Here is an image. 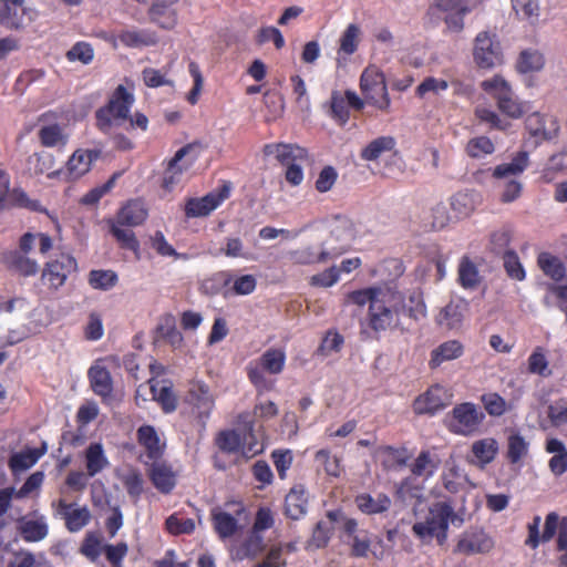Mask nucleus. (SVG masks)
Wrapping results in <instances>:
<instances>
[{
    "instance_id": "5",
    "label": "nucleus",
    "mask_w": 567,
    "mask_h": 567,
    "mask_svg": "<svg viewBox=\"0 0 567 567\" xmlns=\"http://www.w3.org/2000/svg\"><path fill=\"white\" fill-rule=\"evenodd\" d=\"M286 354L280 349H268L261 357L251 361L247 367L249 381L256 386L258 392L269 391L274 386V381L265 375V371L271 374H279L284 370Z\"/></svg>"
},
{
    "instance_id": "61",
    "label": "nucleus",
    "mask_w": 567,
    "mask_h": 567,
    "mask_svg": "<svg viewBox=\"0 0 567 567\" xmlns=\"http://www.w3.org/2000/svg\"><path fill=\"white\" fill-rule=\"evenodd\" d=\"M264 103L268 110L267 121H274L279 117L285 109L284 96L275 91H267L264 94Z\"/></svg>"
},
{
    "instance_id": "37",
    "label": "nucleus",
    "mask_w": 567,
    "mask_h": 567,
    "mask_svg": "<svg viewBox=\"0 0 567 567\" xmlns=\"http://www.w3.org/2000/svg\"><path fill=\"white\" fill-rule=\"evenodd\" d=\"M87 476L93 477L105 467L109 461L104 454L103 446L100 443H92L85 451Z\"/></svg>"
},
{
    "instance_id": "26",
    "label": "nucleus",
    "mask_w": 567,
    "mask_h": 567,
    "mask_svg": "<svg viewBox=\"0 0 567 567\" xmlns=\"http://www.w3.org/2000/svg\"><path fill=\"white\" fill-rule=\"evenodd\" d=\"M147 218V209L144 203L131 200L117 213L116 219L120 225L135 227L142 225Z\"/></svg>"
},
{
    "instance_id": "53",
    "label": "nucleus",
    "mask_w": 567,
    "mask_h": 567,
    "mask_svg": "<svg viewBox=\"0 0 567 567\" xmlns=\"http://www.w3.org/2000/svg\"><path fill=\"white\" fill-rule=\"evenodd\" d=\"M512 8L516 16L522 20H528L534 23L539 18L538 0H511Z\"/></svg>"
},
{
    "instance_id": "44",
    "label": "nucleus",
    "mask_w": 567,
    "mask_h": 567,
    "mask_svg": "<svg viewBox=\"0 0 567 567\" xmlns=\"http://www.w3.org/2000/svg\"><path fill=\"white\" fill-rule=\"evenodd\" d=\"M450 83L446 80L426 76L415 89V96L424 100L430 95L439 97L442 92L446 91Z\"/></svg>"
},
{
    "instance_id": "40",
    "label": "nucleus",
    "mask_w": 567,
    "mask_h": 567,
    "mask_svg": "<svg viewBox=\"0 0 567 567\" xmlns=\"http://www.w3.org/2000/svg\"><path fill=\"white\" fill-rule=\"evenodd\" d=\"M212 519L215 532L221 539L231 537L238 529V520L229 513L213 509Z\"/></svg>"
},
{
    "instance_id": "30",
    "label": "nucleus",
    "mask_w": 567,
    "mask_h": 567,
    "mask_svg": "<svg viewBox=\"0 0 567 567\" xmlns=\"http://www.w3.org/2000/svg\"><path fill=\"white\" fill-rule=\"evenodd\" d=\"M138 442L145 447L146 456L151 461H157L163 454V445L155 429L151 425H143L137 431Z\"/></svg>"
},
{
    "instance_id": "19",
    "label": "nucleus",
    "mask_w": 567,
    "mask_h": 567,
    "mask_svg": "<svg viewBox=\"0 0 567 567\" xmlns=\"http://www.w3.org/2000/svg\"><path fill=\"white\" fill-rule=\"evenodd\" d=\"M74 504H68L63 499L59 502V513L65 520V526L71 533H76L86 526L91 519L87 507L73 508Z\"/></svg>"
},
{
    "instance_id": "28",
    "label": "nucleus",
    "mask_w": 567,
    "mask_h": 567,
    "mask_svg": "<svg viewBox=\"0 0 567 567\" xmlns=\"http://www.w3.org/2000/svg\"><path fill=\"white\" fill-rule=\"evenodd\" d=\"M89 379L95 394L105 398L112 393L113 381L105 367L100 364L92 365L89 370Z\"/></svg>"
},
{
    "instance_id": "55",
    "label": "nucleus",
    "mask_w": 567,
    "mask_h": 567,
    "mask_svg": "<svg viewBox=\"0 0 567 567\" xmlns=\"http://www.w3.org/2000/svg\"><path fill=\"white\" fill-rule=\"evenodd\" d=\"M161 337L168 342L172 347L178 348L183 343V336L179 330H177L175 326V320L173 317L167 316L163 319L161 324L157 328Z\"/></svg>"
},
{
    "instance_id": "21",
    "label": "nucleus",
    "mask_w": 567,
    "mask_h": 567,
    "mask_svg": "<svg viewBox=\"0 0 567 567\" xmlns=\"http://www.w3.org/2000/svg\"><path fill=\"white\" fill-rule=\"evenodd\" d=\"M151 392L153 400H155L165 413H172L177 409L178 399L173 391V385L169 381H154L150 380Z\"/></svg>"
},
{
    "instance_id": "23",
    "label": "nucleus",
    "mask_w": 567,
    "mask_h": 567,
    "mask_svg": "<svg viewBox=\"0 0 567 567\" xmlns=\"http://www.w3.org/2000/svg\"><path fill=\"white\" fill-rule=\"evenodd\" d=\"M307 506L308 498L303 486H295L286 495L285 515L292 520L300 519L306 515Z\"/></svg>"
},
{
    "instance_id": "16",
    "label": "nucleus",
    "mask_w": 567,
    "mask_h": 567,
    "mask_svg": "<svg viewBox=\"0 0 567 567\" xmlns=\"http://www.w3.org/2000/svg\"><path fill=\"white\" fill-rule=\"evenodd\" d=\"M550 125L546 126L547 118L539 112L529 114L525 120V128L528 134L536 140V143L549 141L557 136L559 125L556 120L549 118Z\"/></svg>"
},
{
    "instance_id": "15",
    "label": "nucleus",
    "mask_w": 567,
    "mask_h": 567,
    "mask_svg": "<svg viewBox=\"0 0 567 567\" xmlns=\"http://www.w3.org/2000/svg\"><path fill=\"white\" fill-rule=\"evenodd\" d=\"M412 406L416 414H434L446 406V391L439 384L432 385L414 400Z\"/></svg>"
},
{
    "instance_id": "6",
    "label": "nucleus",
    "mask_w": 567,
    "mask_h": 567,
    "mask_svg": "<svg viewBox=\"0 0 567 567\" xmlns=\"http://www.w3.org/2000/svg\"><path fill=\"white\" fill-rule=\"evenodd\" d=\"M360 156L363 161L374 163L386 157L384 175L394 171L402 172L404 168V161L396 148V140L391 135H382L369 142L361 150Z\"/></svg>"
},
{
    "instance_id": "63",
    "label": "nucleus",
    "mask_w": 567,
    "mask_h": 567,
    "mask_svg": "<svg viewBox=\"0 0 567 567\" xmlns=\"http://www.w3.org/2000/svg\"><path fill=\"white\" fill-rule=\"evenodd\" d=\"M166 528L173 535L190 534L195 530V522L192 518H183L177 514L166 519Z\"/></svg>"
},
{
    "instance_id": "8",
    "label": "nucleus",
    "mask_w": 567,
    "mask_h": 567,
    "mask_svg": "<svg viewBox=\"0 0 567 567\" xmlns=\"http://www.w3.org/2000/svg\"><path fill=\"white\" fill-rule=\"evenodd\" d=\"M494 547V538L484 528L470 527L460 534L453 553L464 556L486 555Z\"/></svg>"
},
{
    "instance_id": "20",
    "label": "nucleus",
    "mask_w": 567,
    "mask_h": 567,
    "mask_svg": "<svg viewBox=\"0 0 567 567\" xmlns=\"http://www.w3.org/2000/svg\"><path fill=\"white\" fill-rule=\"evenodd\" d=\"M188 398L198 417L202 420L207 419L214 408V398L209 392V388L202 382H196L189 389Z\"/></svg>"
},
{
    "instance_id": "24",
    "label": "nucleus",
    "mask_w": 567,
    "mask_h": 567,
    "mask_svg": "<svg viewBox=\"0 0 567 567\" xmlns=\"http://www.w3.org/2000/svg\"><path fill=\"white\" fill-rule=\"evenodd\" d=\"M464 354V346L458 340H449L431 351L429 365L431 369L439 368L443 362L452 361Z\"/></svg>"
},
{
    "instance_id": "60",
    "label": "nucleus",
    "mask_w": 567,
    "mask_h": 567,
    "mask_svg": "<svg viewBox=\"0 0 567 567\" xmlns=\"http://www.w3.org/2000/svg\"><path fill=\"white\" fill-rule=\"evenodd\" d=\"M216 444L218 449L225 453H236L241 446V437L234 430L221 431L216 439Z\"/></svg>"
},
{
    "instance_id": "9",
    "label": "nucleus",
    "mask_w": 567,
    "mask_h": 567,
    "mask_svg": "<svg viewBox=\"0 0 567 567\" xmlns=\"http://www.w3.org/2000/svg\"><path fill=\"white\" fill-rule=\"evenodd\" d=\"M473 55L482 69H492L503 62L501 44L487 31L476 35Z\"/></svg>"
},
{
    "instance_id": "27",
    "label": "nucleus",
    "mask_w": 567,
    "mask_h": 567,
    "mask_svg": "<svg viewBox=\"0 0 567 567\" xmlns=\"http://www.w3.org/2000/svg\"><path fill=\"white\" fill-rule=\"evenodd\" d=\"M100 151L94 150H78L73 153L68 162V169L74 178H79L91 168L93 161L100 157Z\"/></svg>"
},
{
    "instance_id": "56",
    "label": "nucleus",
    "mask_w": 567,
    "mask_h": 567,
    "mask_svg": "<svg viewBox=\"0 0 567 567\" xmlns=\"http://www.w3.org/2000/svg\"><path fill=\"white\" fill-rule=\"evenodd\" d=\"M506 275L514 280L522 281L526 277L525 269L515 250L506 251L502 256Z\"/></svg>"
},
{
    "instance_id": "43",
    "label": "nucleus",
    "mask_w": 567,
    "mask_h": 567,
    "mask_svg": "<svg viewBox=\"0 0 567 567\" xmlns=\"http://www.w3.org/2000/svg\"><path fill=\"white\" fill-rule=\"evenodd\" d=\"M45 446H43L41 450L32 449L27 452L13 454L9 460V466L13 472L27 471L38 462L45 453Z\"/></svg>"
},
{
    "instance_id": "46",
    "label": "nucleus",
    "mask_w": 567,
    "mask_h": 567,
    "mask_svg": "<svg viewBox=\"0 0 567 567\" xmlns=\"http://www.w3.org/2000/svg\"><path fill=\"white\" fill-rule=\"evenodd\" d=\"M529 444L519 433H512L507 437L506 458L511 464H517L528 454Z\"/></svg>"
},
{
    "instance_id": "51",
    "label": "nucleus",
    "mask_w": 567,
    "mask_h": 567,
    "mask_svg": "<svg viewBox=\"0 0 567 567\" xmlns=\"http://www.w3.org/2000/svg\"><path fill=\"white\" fill-rule=\"evenodd\" d=\"M102 550H104V546H102L101 536L94 532L86 533L79 551L89 560L95 561L100 557Z\"/></svg>"
},
{
    "instance_id": "31",
    "label": "nucleus",
    "mask_w": 567,
    "mask_h": 567,
    "mask_svg": "<svg viewBox=\"0 0 567 567\" xmlns=\"http://www.w3.org/2000/svg\"><path fill=\"white\" fill-rule=\"evenodd\" d=\"M7 267L22 276L29 277L38 272L39 266L35 260L30 259L20 251H10L3 257Z\"/></svg>"
},
{
    "instance_id": "47",
    "label": "nucleus",
    "mask_w": 567,
    "mask_h": 567,
    "mask_svg": "<svg viewBox=\"0 0 567 567\" xmlns=\"http://www.w3.org/2000/svg\"><path fill=\"white\" fill-rule=\"evenodd\" d=\"M354 52V23H350L340 40L337 53L338 69H346L350 62V55Z\"/></svg>"
},
{
    "instance_id": "52",
    "label": "nucleus",
    "mask_w": 567,
    "mask_h": 567,
    "mask_svg": "<svg viewBox=\"0 0 567 567\" xmlns=\"http://www.w3.org/2000/svg\"><path fill=\"white\" fill-rule=\"evenodd\" d=\"M307 157V151L298 145L279 143L277 161L285 166L295 164Z\"/></svg>"
},
{
    "instance_id": "18",
    "label": "nucleus",
    "mask_w": 567,
    "mask_h": 567,
    "mask_svg": "<svg viewBox=\"0 0 567 567\" xmlns=\"http://www.w3.org/2000/svg\"><path fill=\"white\" fill-rule=\"evenodd\" d=\"M354 107V92L347 90L344 93L333 91L330 100V115L340 125L350 118V110Z\"/></svg>"
},
{
    "instance_id": "13",
    "label": "nucleus",
    "mask_w": 567,
    "mask_h": 567,
    "mask_svg": "<svg viewBox=\"0 0 567 567\" xmlns=\"http://www.w3.org/2000/svg\"><path fill=\"white\" fill-rule=\"evenodd\" d=\"M78 268L76 260L70 255H62L59 259L48 262L42 271V279L47 280L53 289L65 284L68 276Z\"/></svg>"
},
{
    "instance_id": "54",
    "label": "nucleus",
    "mask_w": 567,
    "mask_h": 567,
    "mask_svg": "<svg viewBox=\"0 0 567 567\" xmlns=\"http://www.w3.org/2000/svg\"><path fill=\"white\" fill-rule=\"evenodd\" d=\"M544 56L538 51L526 50L519 55L517 69L520 73L536 72L544 66Z\"/></svg>"
},
{
    "instance_id": "14",
    "label": "nucleus",
    "mask_w": 567,
    "mask_h": 567,
    "mask_svg": "<svg viewBox=\"0 0 567 567\" xmlns=\"http://www.w3.org/2000/svg\"><path fill=\"white\" fill-rule=\"evenodd\" d=\"M178 2L179 0H152L147 12L151 22L165 30L174 29L178 22Z\"/></svg>"
},
{
    "instance_id": "58",
    "label": "nucleus",
    "mask_w": 567,
    "mask_h": 567,
    "mask_svg": "<svg viewBox=\"0 0 567 567\" xmlns=\"http://www.w3.org/2000/svg\"><path fill=\"white\" fill-rule=\"evenodd\" d=\"M117 282V275L112 270H92L89 274V284L94 289L109 290Z\"/></svg>"
},
{
    "instance_id": "49",
    "label": "nucleus",
    "mask_w": 567,
    "mask_h": 567,
    "mask_svg": "<svg viewBox=\"0 0 567 567\" xmlns=\"http://www.w3.org/2000/svg\"><path fill=\"white\" fill-rule=\"evenodd\" d=\"M110 231L115 237L122 248L137 251L140 243L135 237L133 230L123 228L124 225H120L117 220H110Z\"/></svg>"
},
{
    "instance_id": "57",
    "label": "nucleus",
    "mask_w": 567,
    "mask_h": 567,
    "mask_svg": "<svg viewBox=\"0 0 567 567\" xmlns=\"http://www.w3.org/2000/svg\"><path fill=\"white\" fill-rule=\"evenodd\" d=\"M195 147L194 144H187L185 146H183L182 148H179L175 155L173 156V158L168 162V166H167V171H166V176L164 177V186L165 187H169L171 185H173L175 183L174 181V175H179L182 174L183 172V168L181 166H178V163L187 155L190 153V151H193Z\"/></svg>"
},
{
    "instance_id": "64",
    "label": "nucleus",
    "mask_w": 567,
    "mask_h": 567,
    "mask_svg": "<svg viewBox=\"0 0 567 567\" xmlns=\"http://www.w3.org/2000/svg\"><path fill=\"white\" fill-rule=\"evenodd\" d=\"M548 293L545 297V302L548 303V299L553 298L556 302V306L563 311L566 316L567 321V284L566 285H557L551 284L547 288Z\"/></svg>"
},
{
    "instance_id": "36",
    "label": "nucleus",
    "mask_w": 567,
    "mask_h": 567,
    "mask_svg": "<svg viewBox=\"0 0 567 567\" xmlns=\"http://www.w3.org/2000/svg\"><path fill=\"white\" fill-rule=\"evenodd\" d=\"M440 466V458L430 451H421L413 464L411 472L416 477H431Z\"/></svg>"
},
{
    "instance_id": "48",
    "label": "nucleus",
    "mask_w": 567,
    "mask_h": 567,
    "mask_svg": "<svg viewBox=\"0 0 567 567\" xmlns=\"http://www.w3.org/2000/svg\"><path fill=\"white\" fill-rule=\"evenodd\" d=\"M474 114L480 123L486 124L489 130L506 132L511 128V123L507 120L502 118L495 111L488 107L477 106Z\"/></svg>"
},
{
    "instance_id": "12",
    "label": "nucleus",
    "mask_w": 567,
    "mask_h": 567,
    "mask_svg": "<svg viewBox=\"0 0 567 567\" xmlns=\"http://www.w3.org/2000/svg\"><path fill=\"white\" fill-rule=\"evenodd\" d=\"M230 194V186L224 184L218 192H212L202 198H189L185 205L188 218L205 217L215 210Z\"/></svg>"
},
{
    "instance_id": "59",
    "label": "nucleus",
    "mask_w": 567,
    "mask_h": 567,
    "mask_svg": "<svg viewBox=\"0 0 567 567\" xmlns=\"http://www.w3.org/2000/svg\"><path fill=\"white\" fill-rule=\"evenodd\" d=\"M481 402L491 416H502L507 411L505 399L496 392L483 394Z\"/></svg>"
},
{
    "instance_id": "17",
    "label": "nucleus",
    "mask_w": 567,
    "mask_h": 567,
    "mask_svg": "<svg viewBox=\"0 0 567 567\" xmlns=\"http://www.w3.org/2000/svg\"><path fill=\"white\" fill-rule=\"evenodd\" d=\"M27 14L24 0H0V24L4 28L11 30L22 28Z\"/></svg>"
},
{
    "instance_id": "1",
    "label": "nucleus",
    "mask_w": 567,
    "mask_h": 567,
    "mask_svg": "<svg viewBox=\"0 0 567 567\" xmlns=\"http://www.w3.org/2000/svg\"><path fill=\"white\" fill-rule=\"evenodd\" d=\"M365 303H369L367 323L374 332L396 328L400 317L406 315L403 293L391 288L370 287L357 290V305ZM408 312L409 317H414L412 308Z\"/></svg>"
},
{
    "instance_id": "34",
    "label": "nucleus",
    "mask_w": 567,
    "mask_h": 567,
    "mask_svg": "<svg viewBox=\"0 0 567 567\" xmlns=\"http://www.w3.org/2000/svg\"><path fill=\"white\" fill-rule=\"evenodd\" d=\"M391 499L388 495L379 493L375 496L362 494L357 496V507L365 514H381L390 508Z\"/></svg>"
},
{
    "instance_id": "62",
    "label": "nucleus",
    "mask_w": 567,
    "mask_h": 567,
    "mask_svg": "<svg viewBox=\"0 0 567 567\" xmlns=\"http://www.w3.org/2000/svg\"><path fill=\"white\" fill-rule=\"evenodd\" d=\"M547 415L554 426L567 424V398H559L550 403Z\"/></svg>"
},
{
    "instance_id": "41",
    "label": "nucleus",
    "mask_w": 567,
    "mask_h": 567,
    "mask_svg": "<svg viewBox=\"0 0 567 567\" xmlns=\"http://www.w3.org/2000/svg\"><path fill=\"white\" fill-rule=\"evenodd\" d=\"M464 150L468 157L478 159L492 155L495 152V145L489 137L481 135L470 138Z\"/></svg>"
},
{
    "instance_id": "4",
    "label": "nucleus",
    "mask_w": 567,
    "mask_h": 567,
    "mask_svg": "<svg viewBox=\"0 0 567 567\" xmlns=\"http://www.w3.org/2000/svg\"><path fill=\"white\" fill-rule=\"evenodd\" d=\"M360 89L364 101L357 96V111L363 109L365 102L375 106L378 110H389L390 97L386 90L385 78L378 66L370 65L362 72Z\"/></svg>"
},
{
    "instance_id": "32",
    "label": "nucleus",
    "mask_w": 567,
    "mask_h": 567,
    "mask_svg": "<svg viewBox=\"0 0 567 567\" xmlns=\"http://www.w3.org/2000/svg\"><path fill=\"white\" fill-rule=\"evenodd\" d=\"M529 164L528 153L525 151L518 152L512 159L511 163H504L497 165L493 169V177L496 179L505 178L508 176L520 175Z\"/></svg>"
},
{
    "instance_id": "42",
    "label": "nucleus",
    "mask_w": 567,
    "mask_h": 567,
    "mask_svg": "<svg viewBox=\"0 0 567 567\" xmlns=\"http://www.w3.org/2000/svg\"><path fill=\"white\" fill-rule=\"evenodd\" d=\"M458 282L463 288L472 289L480 284V272L476 265L467 256H463L458 264Z\"/></svg>"
},
{
    "instance_id": "3",
    "label": "nucleus",
    "mask_w": 567,
    "mask_h": 567,
    "mask_svg": "<svg viewBox=\"0 0 567 567\" xmlns=\"http://www.w3.org/2000/svg\"><path fill=\"white\" fill-rule=\"evenodd\" d=\"M134 96L123 85H118L107 104L95 112L96 126L105 134L114 126H121L128 118Z\"/></svg>"
},
{
    "instance_id": "29",
    "label": "nucleus",
    "mask_w": 567,
    "mask_h": 567,
    "mask_svg": "<svg viewBox=\"0 0 567 567\" xmlns=\"http://www.w3.org/2000/svg\"><path fill=\"white\" fill-rule=\"evenodd\" d=\"M118 40L128 48L151 47L158 42L156 33L146 29L122 31L118 34Z\"/></svg>"
},
{
    "instance_id": "7",
    "label": "nucleus",
    "mask_w": 567,
    "mask_h": 567,
    "mask_svg": "<svg viewBox=\"0 0 567 567\" xmlns=\"http://www.w3.org/2000/svg\"><path fill=\"white\" fill-rule=\"evenodd\" d=\"M484 419V412L476 404L464 402L447 414L446 425L452 433L468 436L480 430Z\"/></svg>"
},
{
    "instance_id": "35",
    "label": "nucleus",
    "mask_w": 567,
    "mask_h": 567,
    "mask_svg": "<svg viewBox=\"0 0 567 567\" xmlns=\"http://www.w3.org/2000/svg\"><path fill=\"white\" fill-rule=\"evenodd\" d=\"M537 265L547 277L555 281H560L566 276L564 262L550 252H540L537 257Z\"/></svg>"
},
{
    "instance_id": "45",
    "label": "nucleus",
    "mask_w": 567,
    "mask_h": 567,
    "mask_svg": "<svg viewBox=\"0 0 567 567\" xmlns=\"http://www.w3.org/2000/svg\"><path fill=\"white\" fill-rule=\"evenodd\" d=\"M527 370L529 373L542 378H548L551 375L553 372L549 369V362L544 348L536 347L534 349L527 360Z\"/></svg>"
},
{
    "instance_id": "25",
    "label": "nucleus",
    "mask_w": 567,
    "mask_h": 567,
    "mask_svg": "<svg viewBox=\"0 0 567 567\" xmlns=\"http://www.w3.org/2000/svg\"><path fill=\"white\" fill-rule=\"evenodd\" d=\"M471 452L475 457L473 463L481 468L492 463L498 453V443L493 437H485L472 444Z\"/></svg>"
},
{
    "instance_id": "22",
    "label": "nucleus",
    "mask_w": 567,
    "mask_h": 567,
    "mask_svg": "<svg viewBox=\"0 0 567 567\" xmlns=\"http://www.w3.org/2000/svg\"><path fill=\"white\" fill-rule=\"evenodd\" d=\"M395 499L403 505L415 507L423 501V486L417 482L416 477L409 476L398 484Z\"/></svg>"
},
{
    "instance_id": "2",
    "label": "nucleus",
    "mask_w": 567,
    "mask_h": 567,
    "mask_svg": "<svg viewBox=\"0 0 567 567\" xmlns=\"http://www.w3.org/2000/svg\"><path fill=\"white\" fill-rule=\"evenodd\" d=\"M456 517L449 502H436L429 507V513L423 520L413 524L412 532L424 544L435 539L437 545L442 546L447 540L450 523H454Z\"/></svg>"
},
{
    "instance_id": "50",
    "label": "nucleus",
    "mask_w": 567,
    "mask_h": 567,
    "mask_svg": "<svg viewBox=\"0 0 567 567\" xmlns=\"http://www.w3.org/2000/svg\"><path fill=\"white\" fill-rule=\"evenodd\" d=\"M20 534L25 542H40L48 535V525L42 520H23L20 525Z\"/></svg>"
},
{
    "instance_id": "11",
    "label": "nucleus",
    "mask_w": 567,
    "mask_h": 567,
    "mask_svg": "<svg viewBox=\"0 0 567 567\" xmlns=\"http://www.w3.org/2000/svg\"><path fill=\"white\" fill-rule=\"evenodd\" d=\"M328 520H319L313 530L312 536L308 542V547L322 548L324 547L331 535L332 524L342 523L347 533L351 534L354 530V522L344 516L340 509L330 511L327 514Z\"/></svg>"
},
{
    "instance_id": "10",
    "label": "nucleus",
    "mask_w": 567,
    "mask_h": 567,
    "mask_svg": "<svg viewBox=\"0 0 567 567\" xmlns=\"http://www.w3.org/2000/svg\"><path fill=\"white\" fill-rule=\"evenodd\" d=\"M430 11L445 13L444 22L449 30L461 32L464 28V17L471 12V8L467 0H434Z\"/></svg>"
},
{
    "instance_id": "33",
    "label": "nucleus",
    "mask_w": 567,
    "mask_h": 567,
    "mask_svg": "<svg viewBox=\"0 0 567 567\" xmlns=\"http://www.w3.org/2000/svg\"><path fill=\"white\" fill-rule=\"evenodd\" d=\"M513 237L514 229L511 225H503L498 229L493 230L488 239L489 251L497 256H503L506 251H511L509 245Z\"/></svg>"
},
{
    "instance_id": "39",
    "label": "nucleus",
    "mask_w": 567,
    "mask_h": 567,
    "mask_svg": "<svg viewBox=\"0 0 567 567\" xmlns=\"http://www.w3.org/2000/svg\"><path fill=\"white\" fill-rule=\"evenodd\" d=\"M495 100L499 111L512 118H519L527 111L526 103L515 97L512 89L508 92L502 93V95L499 94Z\"/></svg>"
},
{
    "instance_id": "38",
    "label": "nucleus",
    "mask_w": 567,
    "mask_h": 567,
    "mask_svg": "<svg viewBox=\"0 0 567 567\" xmlns=\"http://www.w3.org/2000/svg\"><path fill=\"white\" fill-rule=\"evenodd\" d=\"M151 480L154 486L163 493H169L175 486V477L172 470L165 464L153 461Z\"/></svg>"
}]
</instances>
